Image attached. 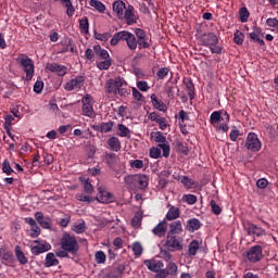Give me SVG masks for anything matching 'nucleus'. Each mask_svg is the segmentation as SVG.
<instances>
[{
	"mask_svg": "<svg viewBox=\"0 0 278 278\" xmlns=\"http://www.w3.org/2000/svg\"><path fill=\"white\" fill-rule=\"evenodd\" d=\"M2 172L5 173V175H11L14 173V169H12V166L10 165V162L4 161L2 163Z\"/></svg>",
	"mask_w": 278,
	"mask_h": 278,
	"instance_id": "13d9d810",
	"label": "nucleus"
},
{
	"mask_svg": "<svg viewBox=\"0 0 278 278\" xmlns=\"http://www.w3.org/2000/svg\"><path fill=\"white\" fill-rule=\"evenodd\" d=\"M72 229L75 233H84L86 231V222L75 224Z\"/></svg>",
	"mask_w": 278,
	"mask_h": 278,
	"instance_id": "49530a36",
	"label": "nucleus"
},
{
	"mask_svg": "<svg viewBox=\"0 0 278 278\" xmlns=\"http://www.w3.org/2000/svg\"><path fill=\"white\" fill-rule=\"evenodd\" d=\"M1 257L4 260V262H12L14 254L12 252H3V250H0V260Z\"/></svg>",
	"mask_w": 278,
	"mask_h": 278,
	"instance_id": "5fc2aeb1",
	"label": "nucleus"
},
{
	"mask_svg": "<svg viewBox=\"0 0 278 278\" xmlns=\"http://www.w3.org/2000/svg\"><path fill=\"white\" fill-rule=\"evenodd\" d=\"M76 199L81 203H92V201H94V199L90 198V195H86L84 193L76 194Z\"/></svg>",
	"mask_w": 278,
	"mask_h": 278,
	"instance_id": "09e8293b",
	"label": "nucleus"
},
{
	"mask_svg": "<svg viewBox=\"0 0 278 278\" xmlns=\"http://www.w3.org/2000/svg\"><path fill=\"white\" fill-rule=\"evenodd\" d=\"M89 27H90V24L88 23V17H84L79 20V28L81 34H88Z\"/></svg>",
	"mask_w": 278,
	"mask_h": 278,
	"instance_id": "58836bf2",
	"label": "nucleus"
},
{
	"mask_svg": "<svg viewBox=\"0 0 278 278\" xmlns=\"http://www.w3.org/2000/svg\"><path fill=\"white\" fill-rule=\"evenodd\" d=\"M167 268V273H169V275H172V277H177V264H175L174 262H169L166 266Z\"/></svg>",
	"mask_w": 278,
	"mask_h": 278,
	"instance_id": "37998d69",
	"label": "nucleus"
},
{
	"mask_svg": "<svg viewBox=\"0 0 278 278\" xmlns=\"http://www.w3.org/2000/svg\"><path fill=\"white\" fill-rule=\"evenodd\" d=\"M35 218L37 223H39L40 227H42L43 229H51V218L45 217V214H42V212L35 213Z\"/></svg>",
	"mask_w": 278,
	"mask_h": 278,
	"instance_id": "ddd939ff",
	"label": "nucleus"
},
{
	"mask_svg": "<svg viewBox=\"0 0 278 278\" xmlns=\"http://www.w3.org/2000/svg\"><path fill=\"white\" fill-rule=\"evenodd\" d=\"M160 256L165 260V262H170L173 260V254H170V250H161Z\"/></svg>",
	"mask_w": 278,
	"mask_h": 278,
	"instance_id": "4d7b16f0",
	"label": "nucleus"
},
{
	"mask_svg": "<svg viewBox=\"0 0 278 278\" xmlns=\"http://www.w3.org/2000/svg\"><path fill=\"white\" fill-rule=\"evenodd\" d=\"M168 229V223L166 220L160 222L155 228L152 229V233L159 238H164Z\"/></svg>",
	"mask_w": 278,
	"mask_h": 278,
	"instance_id": "4468645a",
	"label": "nucleus"
},
{
	"mask_svg": "<svg viewBox=\"0 0 278 278\" xmlns=\"http://www.w3.org/2000/svg\"><path fill=\"white\" fill-rule=\"evenodd\" d=\"M176 218H179V207L172 206L169 207L166 219L167 220H176Z\"/></svg>",
	"mask_w": 278,
	"mask_h": 278,
	"instance_id": "c756f323",
	"label": "nucleus"
},
{
	"mask_svg": "<svg viewBox=\"0 0 278 278\" xmlns=\"http://www.w3.org/2000/svg\"><path fill=\"white\" fill-rule=\"evenodd\" d=\"M104 162L109 168H116V164H118V155H116V153H106L104 155Z\"/></svg>",
	"mask_w": 278,
	"mask_h": 278,
	"instance_id": "aec40b11",
	"label": "nucleus"
},
{
	"mask_svg": "<svg viewBox=\"0 0 278 278\" xmlns=\"http://www.w3.org/2000/svg\"><path fill=\"white\" fill-rule=\"evenodd\" d=\"M149 187V176L144 174H139L137 188L139 190H146Z\"/></svg>",
	"mask_w": 278,
	"mask_h": 278,
	"instance_id": "a878e982",
	"label": "nucleus"
},
{
	"mask_svg": "<svg viewBox=\"0 0 278 278\" xmlns=\"http://www.w3.org/2000/svg\"><path fill=\"white\" fill-rule=\"evenodd\" d=\"M106 258H108V256L105 255V252H103V251H98L94 254V260H96L97 264H105Z\"/></svg>",
	"mask_w": 278,
	"mask_h": 278,
	"instance_id": "ea45409f",
	"label": "nucleus"
},
{
	"mask_svg": "<svg viewBox=\"0 0 278 278\" xmlns=\"http://www.w3.org/2000/svg\"><path fill=\"white\" fill-rule=\"evenodd\" d=\"M159 147L163 151V157L170 155V146H168V143H160Z\"/></svg>",
	"mask_w": 278,
	"mask_h": 278,
	"instance_id": "bf43d9fd",
	"label": "nucleus"
},
{
	"mask_svg": "<svg viewBox=\"0 0 278 278\" xmlns=\"http://www.w3.org/2000/svg\"><path fill=\"white\" fill-rule=\"evenodd\" d=\"M17 62L20 66H22V70L24 71V73H26L27 81H31V79H34V61H31L29 56L25 54H21L17 58Z\"/></svg>",
	"mask_w": 278,
	"mask_h": 278,
	"instance_id": "7ed1b4c3",
	"label": "nucleus"
},
{
	"mask_svg": "<svg viewBox=\"0 0 278 278\" xmlns=\"http://www.w3.org/2000/svg\"><path fill=\"white\" fill-rule=\"evenodd\" d=\"M33 255H40L41 253H47V251H51V244L48 242L38 244V245H34L30 249Z\"/></svg>",
	"mask_w": 278,
	"mask_h": 278,
	"instance_id": "a211bd4d",
	"label": "nucleus"
},
{
	"mask_svg": "<svg viewBox=\"0 0 278 278\" xmlns=\"http://www.w3.org/2000/svg\"><path fill=\"white\" fill-rule=\"evenodd\" d=\"M138 179H139V174L128 175L124 178V181L126 186H129V188H138Z\"/></svg>",
	"mask_w": 278,
	"mask_h": 278,
	"instance_id": "5701e85b",
	"label": "nucleus"
},
{
	"mask_svg": "<svg viewBox=\"0 0 278 278\" xmlns=\"http://www.w3.org/2000/svg\"><path fill=\"white\" fill-rule=\"evenodd\" d=\"M266 25H267L268 27H273L274 29H278V20L275 18V17H274V18H273V17L267 18Z\"/></svg>",
	"mask_w": 278,
	"mask_h": 278,
	"instance_id": "69168bd1",
	"label": "nucleus"
},
{
	"mask_svg": "<svg viewBox=\"0 0 278 278\" xmlns=\"http://www.w3.org/2000/svg\"><path fill=\"white\" fill-rule=\"evenodd\" d=\"M260 34H262V28L254 27V30L249 34V37L251 38V40H254V42H256V40L260 38Z\"/></svg>",
	"mask_w": 278,
	"mask_h": 278,
	"instance_id": "6e6d98bb",
	"label": "nucleus"
},
{
	"mask_svg": "<svg viewBox=\"0 0 278 278\" xmlns=\"http://www.w3.org/2000/svg\"><path fill=\"white\" fill-rule=\"evenodd\" d=\"M47 71H50V73H56L59 77H64L66 75L68 67L64 65H60L58 63H47L46 65Z\"/></svg>",
	"mask_w": 278,
	"mask_h": 278,
	"instance_id": "1a4fd4ad",
	"label": "nucleus"
},
{
	"mask_svg": "<svg viewBox=\"0 0 278 278\" xmlns=\"http://www.w3.org/2000/svg\"><path fill=\"white\" fill-rule=\"evenodd\" d=\"M15 255H16L17 262H20V264H22L23 266H25V264L29 262L27 260V256H25V253L21 251V247L18 245L15 247Z\"/></svg>",
	"mask_w": 278,
	"mask_h": 278,
	"instance_id": "bb28decb",
	"label": "nucleus"
},
{
	"mask_svg": "<svg viewBox=\"0 0 278 278\" xmlns=\"http://www.w3.org/2000/svg\"><path fill=\"white\" fill-rule=\"evenodd\" d=\"M142 224V213L137 212L135 214V216L131 219V226L132 227H140V225Z\"/></svg>",
	"mask_w": 278,
	"mask_h": 278,
	"instance_id": "a19ab883",
	"label": "nucleus"
},
{
	"mask_svg": "<svg viewBox=\"0 0 278 278\" xmlns=\"http://www.w3.org/2000/svg\"><path fill=\"white\" fill-rule=\"evenodd\" d=\"M245 231L248 236H256L257 238H260V236H266V230L255 224H248Z\"/></svg>",
	"mask_w": 278,
	"mask_h": 278,
	"instance_id": "9b49d317",
	"label": "nucleus"
},
{
	"mask_svg": "<svg viewBox=\"0 0 278 278\" xmlns=\"http://www.w3.org/2000/svg\"><path fill=\"white\" fill-rule=\"evenodd\" d=\"M83 114L89 118H94L96 114L92 104L83 105Z\"/></svg>",
	"mask_w": 278,
	"mask_h": 278,
	"instance_id": "c9c22d12",
	"label": "nucleus"
},
{
	"mask_svg": "<svg viewBox=\"0 0 278 278\" xmlns=\"http://www.w3.org/2000/svg\"><path fill=\"white\" fill-rule=\"evenodd\" d=\"M150 157L153 160H159V157H162V150L160 148H151Z\"/></svg>",
	"mask_w": 278,
	"mask_h": 278,
	"instance_id": "864d4df0",
	"label": "nucleus"
},
{
	"mask_svg": "<svg viewBox=\"0 0 278 278\" xmlns=\"http://www.w3.org/2000/svg\"><path fill=\"white\" fill-rule=\"evenodd\" d=\"M108 144L111 151H121V140H118L116 137H111L108 140Z\"/></svg>",
	"mask_w": 278,
	"mask_h": 278,
	"instance_id": "c85d7f7f",
	"label": "nucleus"
},
{
	"mask_svg": "<svg viewBox=\"0 0 278 278\" xmlns=\"http://www.w3.org/2000/svg\"><path fill=\"white\" fill-rule=\"evenodd\" d=\"M210 121H211L212 125H214V123L220 122V112H218V111L213 112L211 114V119Z\"/></svg>",
	"mask_w": 278,
	"mask_h": 278,
	"instance_id": "774afa93",
	"label": "nucleus"
},
{
	"mask_svg": "<svg viewBox=\"0 0 278 278\" xmlns=\"http://www.w3.org/2000/svg\"><path fill=\"white\" fill-rule=\"evenodd\" d=\"M89 4L91 5V8H94V10H97L98 12H101V13L105 12V4L102 3L101 1L91 0Z\"/></svg>",
	"mask_w": 278,
	"mask_h": 278,
	"instance_id": "4c0bfd02",
	"label": "nucleus"
},
{
	"mask_svg": "<svg viewBox=\"0 0 278 278\" xmlns=\"http://www.w3.org/2000/svg\"><path fill=\"white\" fill-rule=\"evenodd\" d=\"M168 73H169L168 67H161L156 73V77L157 79H164V77H166Z\"/></svg>",
	"mask_w": 278,
	"mask_h": 278,
	"instance_id": "680f3d73",
	"label": "nucleus"
},
{
	"mask_svg": "<svg viewBox=\"0 0 278 278\" xmlns=\"http://www.w3.org/2000/svg\"><path fill=\"white\" fill-rule=\"evenodd\" d=\"M135 34L137 37V43L140 49H149V47H151L148 42L149 38L147 37V33L144 30L137 28L135 29Z\"/></svg>",
	"mask_w": 278,
	"mask_h": 278,
	"instance_id": "6e6552de",
	"label": "nucleus"
},
{
	"mask_svg": "<svg viewBox=\"0 0 278 278\" xmlns=\"http://www.w3.org/2000/svg\"><path fill=\"white\" fill-rule=\"evenodd\" d=\"M113 127H114L113 122H106L100 125H93L92 129H94V131H100V134H108L113 129Z\"/></svg>",
	"mask_w": 278,
	"mask_h": 278,
	"instance_id": "6ab92c4d",
	"label": "nucleus"
},
{
	"mask_svg": "<svg viewBox=\"0 0 278 278\" xmlns=\"http://www.w3.org/2000/svg\"><path fill=\"white\" fill-rule=\"evenodd\" d=\"M239 16L241 23H247V21H249V10L247 9V7L240 9Z\"/></svg>",
	"mask_w": 278,
	"mask_h": 278,
	"instance_id": "c03bdc74",
	"label": "nucleus"
},
{
	"mask_svg": "<svg viewBox=\"0 0 278 278\" xmlns=\"http://www.w3.org/2000/svg\"><path fill=\"white\" fill-rule=\"evenodd\" d=\"M175 144L176 151H178V153H182L184 155H188V153H190V150L187 148L186 144H184V142L177 140Z\"/></svg>",
	"mask_w": 278,
	"mask_h": 278,
	"instance_id": "e433bc0d",
	"label": "nucleus"
},
{
	"mask_svg": "<svg viewBox=\"0 0 278 278\" xmlns=\"http://www.w3.org/2000/svg\"><path fill=\"white\" fill-rule=\"evenodd\" d=\"M60 264V261L55 258V254L53 252H50L46 256V268H51V266H58Z\"/></svg>",
	"mask_w": 278,
	"mask_h": 278,
	"instance_id": "b1692460",
	"label": "nucleus"
},
{
	"mask_svg": "<svg viewBox=\"0 0 278 278\" xmlns=\"http://www.w3.org/2000/svg\"><path fill=\"white\" fill-rule=\"evenodd\" d=\"M142 244H140V242H135L132 243V253L134 255H136L137 257H140V255H142Z\"/></svg>",
	"mask_w": 278,
	"mask_h": 278,
	"instance_id": "de8ad7c7",
	"label": "nucleus"
},
{
	"mask_svg": "<svg viewBox=\"0 0 278 278\" xmlns=\"http://www.w3.org/2000/svg\"><path fill=\"white\" fill-rule=\"evenodd\" d=\"M264 249L262 245H253L247 252V260L250 261L252 264H257V262H262L264 258Z\"/></svg>",
	"mask_w": 278,
	"mask_h": 278,
	"instance_id": "423d86ee",
	"label": "nucleus"
},
{
	"mask_svg": "<svg viewBox=\"0 0 278 278\" xmlns=\"http://www.w3.org/2000/svg\"><path fill=\"white\" fill-rule=\"evenodd\" d=\"M184 239L178 236L167 235L166 241H165V248L168 249V251H184Z\"/></svg>",
	"mask_w": 278,
	"mask_h": 278,
	"instance_id": "39448f33",
	"label": "nucleus"
},
{
	"mask_svg": "<svg viewBox=\"0 0 278 278\" xmlns=\"http://www.w3.org/2000/svg\"><path fill=\"white\" fill-rule=\"evenodd\" d=\"M81 86H84V76H77L76 78L66 83L65 90L71 92L72 90L81 88Z\"/></svg>",
	"mask_w": 278,
	"mask_h": 278,
	"instance_id": "f8f14e48",
	"label": "nucleus"
},
{
	"mask_svg": "<svg viewBox=\"0 0 278 278\" xmlns=\"http://www.w3.org/2000/svg\"><path fill=\"white\" fill-rule=\"evenodd\" d=\"M143 264L147 266L148 270H151V273H160V270L164 268V263L162 261L146 260Z\"/></svg>",
	"mask_w": 278,
	"mask_h": 278,
	"instance_id": "9d476101",
	"label": "nucleus"
},
{
	"mask_svg": "<svg viewBox=\"0 0 278 278\" xmlns=\"http://www.w3.org/2000/svg\"><path fill=\"white\" fill-rule=\"evenodd\" d=\"M210 205H211V210L215 214V216H218L222 214L223 208H220V206L218 204H216V201L211 200Z\"/></svg>",
	"mask_w": 278,
	"mask_h": 278,
	"instance_id": "8fccbe9b",
	"label": "nucleus"
},
{
	"mask_svg": "<svg viewBox=\"0 0 278 278\" xmlns=\"http://www.w3.org/2000/svg\"><path fill=\"white\" fill-rule=\"evenodd\" d=\"M127 7L123 0H117L113 3V12H115L118 18H125V10Z\"/></svg>",
	"mask_w": 278,
	"mask_h": 278,
	"instance_id": "f3484780",
	"label": "nucleus"
},
{
	"mask_svg": "<svg viewBox=\"0 0 278 278\" xmlns=\"http://www.w3.org/2000/svg\"><path fill=\"white\" fill-rule=\"evenodd\" d=\"M197 251H199V240H192L189 243L188 255H190V257H194V255H197Z\"/></svg>",
	"mask_w": 278,
	"mask_h": 278,
	"instance_id": "2f4dec72",
	"label": "nucleus"
},
{
	"mask_svg": "<svg viewBox=\"0 0 278 278\" xmlns=\"http://www.w3.org/2000/svg\"><path fill=\"white\" fill-rule=\"evenodd\" d=\"M40 236V227L38 225L31 226L30 238H38Z\"/></svg>",
	"mask_w": 278,
	"mask_h": 278,
	"instance_id": "338daca9",
	"label": "nucleus"
},
{
	"mask_svg": "<svg viewBox=\"0 0 278 278\" xmlns=\"http://www.w3.org/2000/svg\"><path fill=\"white\" fill-rule=\"evenodd\" d=\"M98 197L96 198L99 203H110L112 202V193L108 192L102 187H98Z\"/></svg>",
	"mask_w": 278,
	"mask_h": 278,
	"instance_id": "dca6fc26",
	"label": "nucleus"
},
{
	"mask_svg": "<svg viewBox=\"0 0 278 278\" xmlns=\"http://www.w3.org/2000/svg\"><path fill=\"white\" fill-rule=\"evenodd\" d=\"M94 38H96V40H101L102 42H108V40L112 38V34H110V33H104V34L94 33Z\"/></svg>",
	"mask_w": 278,
	"mask_h": 278,
	"instance_id": "a18cd8bd",
	"label": "nucleus"
},
{
	"mask_svg": "<svg viewBox=\"0 0 278 278\" xmlns=\"http://www.w3.org/2000/svg\"><path fill=\"white\" fill-rule=\"evenodd\" d=\"M201 43L204 47H208L211 49V52L215 53L216 55H220L223 53V48L216 46L218 45V37L214 33L202 35Z\"/></svg>",
	"mask_w": 278,
	"mask_h": 278,
	"instance_id": "f03ea898",
	"label": "nucleus"
},
{
	"mask_svg": "<svg viewBox=\"0 0 278 278\" xmlns=\"http://www.w3.org/2000/svg\"><path fill=\"white\" fill-rule=\"evenodd\" d=\"M151 101H152V105H153V108H155V110H160V112H162L164 110V102L157 100V96L155 93L151 94Z\"/></svg>",
	"mask_w": 278,
	"mask_h": 278,
	"instance_id": "f704fd0d",
	"label": "nucleus"
},
{
	"mask_svg": "<svg viewBox=\"0 0 278 278\" xmlns=\"http://www.w3.org/2000/svg\"><path fill=\"white\" fill-rule=\"evenodd\" d=\"M124 18L127 25H134V23H136V15L134 14V8L131 5H128V8H126Z\"/></svg>",
	"mask_w": 278,
	"mask_h": 278,
	"instance_id": "4be33fe9",
	"label": "nucleus"
},
{
	"mask_svg": "<svg viewBox=\"0 0 278 278\" xmlns=\"http://www.w3.org/2000/svg\"><path fill=\"white\" fill-rule=\"evenodd\" d=\"M130 168H144V162L142 160L130 161Z\"/></svg>",
	"mask_w": 278,
	"mask_h": 278,
	"instance_id": "052dcab7",
	"label": "nucleus"
},
{
	"mask_svg": "<svg viewBox=\"0 0 278 278\" xmlns=\"http://www.w3.org/2000/svg\"><path fill=\"white\" fill-rule=\"evenodd\" d=\"M233 42L236 45H242V42H244V34H242L240 30H237L235 33Z\"/></svg>",
	"mask_w": 278,
	"mask_h": 278,
	"instance_id": "603ef678",
	"label": "nucleus"
},
{
	"mask_svg": "<svg viewBox=\"0 0 278 278\" xmlns=\"http://www.w3.org/2000/svg\"><path fill=\"white\" fill-rule=\"evenodd\" d=\"M151 139L157 142L159 144H166V137L164 134L156 131V132H151Z\"/></svg>",
	"mask_w": 278,
	"mask_h": 278,
	"instance_id": "7c9ffc66",
	"label": "nucleus"
},
{
	"mask_svg": "<svg viewBox=\"0 0 278 278\" xmlns=\"http://www.w3.org/2000/svg\"><path fill=\"white\" fill-rule=\"evenodd\" d=\"M117 94H119V97H128V94H130L129 89H127V84L126 86H121L117 89Z\"/></svg>",
	"mask_w": 278,
	"mask_h": 278,
	"instance_id": "e2e57ef3",
	"label": "nucleus"
},
{
	"mask_svg": "<svg viewBox=\"0 0 278 278\" xmlns=\"http://www.w3.org/2000/svg\"><path fill=\"white\" fill-rule=\"evenodd\" d=\"M184 232V226L181 220H175L169 225V230L167 236H179V233Z\"/></svg>",
	"mask_w": 278,
	"mask_h": 278,
	"instance_id": "2eb2a0df",
	"label": "nucleus"
},
{
	"mask_svg": "<svg viewBox=\"0 0 278 278\" xmlns=\"http://www.w3.org/2000/svg\"><path fill=\"white\" fill-rule=\"evenodd\" d=\"M65 8H66V14L67 16H73L75 14V7H73V2H67L64 4Z\"/></svg>",
	"mask_w": 278,
	"mask_h": 278,
	"instance_id": "0e129e2a",
	"label": "nucleus"
},
{
	"mask_svg": "<svg viewBox=\"0 0 278 278\" xmlns=\"http://www.w3.org/2000/svg\"><path fill=\"white\" fill-rule=\"evenodd\" d=\"M121 86H127V83L123 77L118 76L115 79L111 78L106 80L104 90L106 94H118V88H121Z\"/></svg>",
	"mask_w": 278,
	"mask_h": 278,
	"instance_id": "20e7f679",
	"label": "nucleus"
},
{
	"mask_svg": "<svg viewBox=\"0 0 278 278\" xmlns=\"http://www.w3.org/2000/svg\"><path fill=\"white\" fill-rule=\"evenodd\" d=\"M121 138H131V131L123 124L117 125Z\"/></svg>",
	"mask_w": 278,
	"mask_h": 278,
	"instance_id": "72a5a7b5",
	"label": "nucleus"
},
{
	"mask_svg": "<svg viewBox=\"0 0 278 278\" xmlns=\"http://www.w3.org/2000/svg\"><path fill=\"white\" fill-rule=\"evenodd\" d=\"M125 273V265H118L115 269L109 273V278H118Z\"/></svg>",
	"mask_w": 278,
	"mask_h": 278,
	"instance_id": "473e14b6",
	"label": "nucleus"
},
{
	"mask_svg": "<svg viewBox=\"0 0 278 278\" xmlns=\"http://www.w3.org/2000/svg\"><path fill=\"white\" fill-rule=\"evenodd\" d=\"M93 53L99 56V60H108V58H110V53L108 52V50L101 49V46L99 45L93 46Z\"/></svg>",
	"mask_w": 278,
	"mask_h": 278,
	"instance_id": "393cba45",
	"label": "nucleus"
},
{
	"mask_svg": "<svg viewBox=\"0 0 278 278\" xmlns=\"http://www.w3.org/2000/svg\"><path fill=\"white\" fill-rule=\"evenodd\" d=\"M182 201H185V203H188V205H194V203H197V195H194V194H185L182 197Z\"/></svg>",
	"mask_w": 278,
	"mask_h": 278,
	"instance_id": "3c124183",
	"label": "nucleus"
},
{
	"mask_svg": "<svg viewBox=\"0 0 278 278\" xmlns=\"http://www.w3.org/2000/svg\"><path fill=\"white\" fill-rule=\"evenodd\" d=\"M110 66H112V59H110V56L98 63V68H100V71H108Z\"/></svg>",
	"mask_w": 278,
	"mask_h": 278,
	"instance_id": "79ce46f5",
	"label": "nucleus"
},
{
	"mask_svg": "<svg viewBox=\"0 0 278 278\" xmlns=\"http://www.w3.org/2000/svg\"><path fill=\"white\" fill-rule=\"evenodd\" d=\"M126 45L128 49H130V51H136V49H138V41L136 39V36H134V34L130 33L128 35V39H126Z\"/></svg>",
	"mask_w": 278,
	"mask_h": 278,
	"instance_id": "cd10ccee",
	"label": "nucleus"
},
{
	"mask_svg": "<svg viewBox=\"0 0 278 278\" xmlns=\"http://www.w3.org/2000/svg\"><path fill=\"white\" fill-rule=\"evenodd\" d=\"M245 148L248 149V151H251L252 153H257V151L262 149V141H260V138H257V135L255 132H250L248 135Z\"/></svg>",
	"mask_w": 278,
	"mask_h": 278,
	"instance_id": "0eeeda50",
	"label": "nucleus"
},
{
	"mask_svg": "<svg viewBox=\"0 0 278 278\" xmlns=\"http://www.w3.org/2000/svg\"><path fill=\"white\" fill-rule=\"evenodd\" d=\"M61 249L67 251V253H71L72 255H77V253H79V243L74 236L66 232L61 238Z\"/></svg>",
	"mask_w": 278,
	"mask_h": 278,
	"instance_id": "f257e3e1",
	"label": "nucleus"
},
{
	"mask_svg": "<svg viewBox=\"0 0 278 278\" xmlns=\"http://www.w3.org/2000/svg\"><path fill=\"white\" fill-rule=\"evenodd\" d=\"M186 229L190 233H194V231H199V229H201V222L197 218H191L187 222Z\"/></svg>",
	"mask_w": 278,
	"mask_h": 278,
	"instance_id": "412c9836",
	"label": "nucleus"
}]
</instances>
